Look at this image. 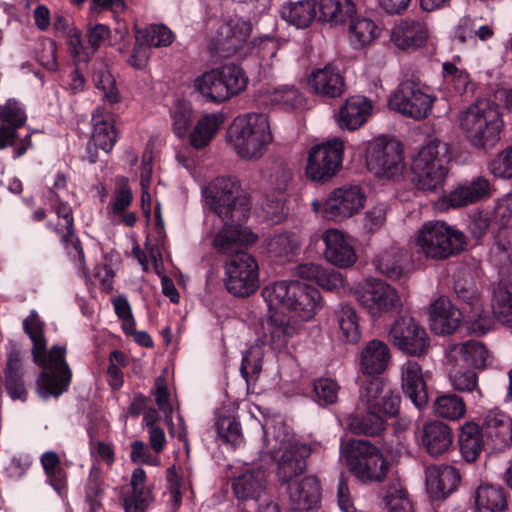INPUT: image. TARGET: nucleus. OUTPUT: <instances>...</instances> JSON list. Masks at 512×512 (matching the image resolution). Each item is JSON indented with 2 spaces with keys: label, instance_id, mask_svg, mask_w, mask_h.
Wrapping results in <instances>:
<instances>
[{
  "label": "nucleus",
  "instance_id": "1",
  "mask_svg": "<svg viewBox=\"0 0 512 512\" xmlns=\"http://www.w3.org/2000/svg\"><path fill=\"white\" fill-rule=\"evenodd\" d=\"M44 327L45 323L35 310L23 320V330L32 342L33 361L43 369L36 382L37 392L43 399L58 398L68 389L72 371L65 360L64 346L53 345L47 350Z\"/></svg>",
  "mask_w": 512,
  "mask_h": 512
},
{
  "label": "nucleus",
  "instance_id": "2",
  "mask_svg": "<svg viewBox=\"0 0 512 512\" xmlns=\"http://www.w3.org/2000/svg\"><path fill=\"white\" fill-rule=\"evenodd\" d=\"M400 396L379 379L367 381L360 389L357 412L348 417L354 434L378 435L387 418L397 415Z\"/></svg>",
  "mask_w": 512,
  "mask_h": 512
},
{
  "label": "nucleus",
  "instance_id": "3",
  "mask_svg": "<svg viewBox=\"0 0 512 512\" xmlns=\"http://www.w3.org/2000/svg\"><path fill=\"white\" fill-rule=\"evenodd\" d=\"M458 126L472 148L487 151L500 141L504 120L494 103L479 100L459 113Z\"/></svg>",
  "mask_w": 512,
  "mask_h": 512
},
{
  "label": "nucleus",
  "instance_id": "4",
  "mask_svg": "<svg viewBox=\"0 0 512 512\" xmlns=\"http://www.w3.org/2000/svg\"><path fill=\"white\" fill-rule=\"evenodd\" d=\"M458 126L472 148L487 151L500 141L504 120L494 103L479 100L459 113Z\"/></svg>",
  "mask_w": 512,
  "mask_h": 512
},
{
  "label": "nucleus",
  "instance_id": "5",
  "mask_svg": "<svg viewBox=\"0 0 512 512\" xmlns=\"http://www.w3.org/2000/svg\"><path fill=\"white\" fill-rule=\"evenodd\" d=\"M262 297L270 313L290 311L301 322L314 318L321 308L319 291L295 280H280L266 285Z\"/></svg>",
  "mask_w": 512,
  "mask_h": 512
},
{
  "label": "nucleus",
  "instance_id": "6",
  "mask_svg": "<svg viewBox=\"0 0 512 512\" xmlns=\"http://www.w3.org/2000/svg\"><path fill=\"white\" fill-rule=\"evenodd\" d=\"M248 83V76L241 66L225 63L197 75L191 88L204 103L219 105L244 92Z\"/></svg>",
  "mask_w": 512,
  "mask_h": 512
},
{
  "label": "nucleus",
  "instance_id": "7",
  "mask_svg": "<svg viewBox=\"0 0 512 512\" xmlns=\"http://www.w3.org/2000/svg\"><path fill=\"white\" fill-rule=\"evenodd\" d=\"M272 140L268 117L262 113L238 116L226 134L228 145L244 160L260 159Z\"/></svg>",
  "mask_w": 512,
  "mask_h": 512
},
{
  "label": "nucleus",
  "instance_id": "8",
  "mask_svg": "<svg viewBox=\"0 0 512 512\" xmlns=\"http://www.w3.org/2000/svg\"><path fill=\"white\" fill-rule=\"evenodd\" d=\"M207 219L245 221L251 210L250 198L241 192L240 183L232 177H218L202 189Z\"/></svg>",
  "mask_w": 512,
  "mask_h": 512
},
{
  "label": "nucleus",
  "instance_id": "9",
  "mask_svg": "<svg viewBox=\"0 0 512 512\" xmlns=\"http://www.w3.org/2000/svg\"><path fill=\"white\" fill-rule=\"evenodd\" d=\"M265 452L277 462L276 475L280 482L290 483L306 468V459L311 454L308 445L298 441L294 435L280 423L275 427L272 438L265 430Z\"/></svg>",
  "mask_w": 512,
  "mask_h": 512
},
{
  "label": "nucleus",
  "instance_id": "10",
  "mask_svg": "<svg viewBox=\"0 0 512 512\" xmlns=\"http://www.w3.org/2000/svg\"><path fill=\"white\" fill-rule=\"evenodd\" d=\"M465 235L443 221H428L415 234V251L432 260H444L464 249Z\"/></svg>",
  "mask_w": 512,
  "mask_h": 512
},
{
  "label": "nucleus",
  "instance_id": "11",
  "mask_svg": "<svg viewBox=\"0 0 512 512\" xmlns=\"http://www.w3.org/2000/svg\"><path fill=\"white\" fill-rule=\"evenodd\" d=\"M447 152V145L440 141H431L419 150L411 167L418 189L427 192L442 190L447 173Z\"/></svg>",
  "mask_w": 512,
  "mask_h": 512
},
{
  "label": "nucleus",
  "instance_id": "12",
  "mask_svg": "<svg viewBox=\"0 0 512 512\" xmlns=\"http://www.w3.org/2000/svg\"><path fill=\"white\" fill-rule=\"evenodd\" d=\"M349 471L361 482H381L389 465L380 449L367 440L349 441L342 449Z\"/></svg>",
  "mask_w": 512,
  "mask_h": 512
},
{
  "label": "nucleus",
  "instance_id": "13",
  "mask_svg": "<svg viewBox=\"0 0 512 512\" xmlns=\"http://www.w3.org/2000/svg\"><path fill=\"white\" fill-rule=\"evenodd\" d=\"M49 201L58 216L59 222L56 226L47 223L48 228L53 230L61 237L65 243L68 253L77 258L80 269H85L84 252L79 240L73 233V215L69 205L65 202L69 196L67 191V177L63 173H57L55 181L50 189Z\"/></svg>",
  "mask_w": 512,
  "mask_h": 512
},
{
  "label": "nucleus",
  "instance_id": "14",
  "mask_svg": "<svg viewBox=\"0 0 512 512\" xmlns=\"http://www.w3.org/2000/svg\"><path fill=\"white\" fill-rule=\"evenodd\" d=\"M436 96L424 83L408 79L399 84L389 99V107L405 117L414 120L427 118Z\"/></svg>",
  "mask_w": 512,
  "mask_h": 512
},
{
  "label": "nucleus",
  "instance_id": "15",
  "mask_svg": "<svg viewBox=\"0 0 512 512\" xmlns=\"http://www.w3.org/2000/svg\"><path fill=\"white\" fill-rule=\"evenodd\" d=\"M359 305L377 320L402 307L401 297L390 284L380 279H367L354 292Z\"/></svg>",
  "mask_w": 512,
  "mask_h": 512
},
{
  "label": "nucleus",
  "instance_id": "16",
  "mask_svg": "<svg viewBox=\"0 0 512 512\" xmlns=\"http://www.w3.org/2000/svg\"><path fill=\"white\" fill-rule=\"evenodd\" d=\"M343 152L344 144L340 139L313 146L307 156L306 177L314 182L329 181L342 167Z\"/></svg>",
  "mask_w": 512,
  "mask_h": 512
},
{
  "label": "nucleus",
  "instance_id": "17",
  "mask_svg": "<svg viewBox=\"0 0 512 512\" xmlns=\"http://www.w3.org/2000/svg\"><path fill=\"white\" fill-rule=\"evenodd\" d=\"M367 167L376 176L394 179L404 171L401 146L384 136L373 139L368 146Z\"/></svg>",
  "mask_w": 512,
  "mask_h": 512
},
{
  "label": "nucleus",
  "instance_id": "18",
  "mask_svg": "<svg viewBox=\"0 0 512 512\" xmlns=\"http://www.w3.org/2000/svg\"><path fill=\"white\" fill-rule=\"evenodd\" d=\"M212 246L220 254L236 257L244 247L254 244L258 236L249 227L243 226V221L213 219Z\"/></svg>",
  "mask_w": 512,
  "mask_h": 512
},
{
  "label": "nucleus",
  "instance_id": "19",
  "mask_svg": "<svg viewBox=\"0 0 512 512\" xmlns=\"http://www.w3.org/2000/svg\"><path fill=\"white\" fill-rule=\"evenodd\" d=\"M225 287L231 294L246 297L259 288V267L248 253H240L225 265Z\"/></svg>",
  "mask_w": 512,
  "mask_h": 512
},
{
  "label": "nucleus",
  "instance_id": "20",
  "mask_svg": "<svg viewBox=\"0 0 512 512\" xmlns=\"http://www.w3.org/2000/svg\"><path fill=\"white\" fill-rule=\"evenodd\" d=\"M389 337L395 347L410 356L424 355L430 345L425 328L409 315H403L394 321Z\"/></svg>",
  "mask_w": 512,
  "mask_h": 512
},
{
  "label": "nucleus",
  "instance_id": "21",
  "mask_svg": "<svg viewBox=\"0 0 512 512\" xmlns=\"http://www.w3.org/2000/svg\"><path fill=\"white\" fill-rule=\"evenodd\" d=\"M366 196L357 185H344L333 189L325 199V218L343 221L358 214L364 207Z\"/></svg>",
  "mask_w": 512,
  "mask_h": 512
},
{
  "label": "nucleus",
  "instance_id": "22",
  "mask_svg": "<svg viewBox=\"0 0 512 512\" xmlns=\"http://www.w3.org/2000/svg\"><path fill=\"white\" fill-rule=\"evenodd\" d=\"M263 330L265 341L273 351L290 352V348L295 345L294 338L302 330V324L283 315L270 313Z\"/></svg>",
  "mask_w": 512,
  "mask_h": 512
},
{
  "label": "nucleus",
  "instance_id": "23",
  "mask_svg": "<svg viewBox=\"0 0 512 512\" xmlns=\"http://www.w3.org/2000/svg\"><path fill=\"white\" fill-rule=\"evenodd\" d=\"M92 124L93 131L87 146L86 157L89 163L97 161V149L109 153L117 141L112 113L104 108H97L92 114Z\"/></svg>",
  "mask_w": 512,
  "mask_h": 512
},
{
  "label": "nucleus",
  "instance_id": "24",
  "mask_svg": "<svg viewBox=\"0 0 512 512\" xmlns=\"http://www.w3.org/2000/svg\"><path fill=\"white\" fill-rule=\"evenodd\" d=\"M325 248L324 259L339 268H348L357 261V254L350 237L343 231L330 228L321 234Z\"/></svg>",
  "mask_w": 512,
  "mask_h": 512
},
{
  "label": "nucleus",
  "instance_id": "25",
  "mask_svg": "<svg viewBox=\"0 0 512 512\" xmlns=\"http://www.w3.org/2000/svg\"><path fill=\"white\" fill-rule=\"evenodd\" d=\"M251 31V23L241 18L235 17L227 22L220 23L213 37L212 49L227 57L241 47Z\"/></svg>",
  "mask_w": 512,
  "mask_h": 512
},
{
  "label": "nucleus",
  "instance_id": "26",
  "mask_svg": "<svg viewBox=\"0 0 512 512\" xmlns=\"http://www.w3.org/2000/svg\"><path fill=\"white\" fill-rule=\"evenodd\" d=\"M492 195V186L488 179L479 176L457 185L443 198L447 207L459 208L474 204Z\"/></svg>",
  "mask_w": 512,
  "mask_h": 512
},
{
  "label": "nucleus",
  "instance_id": "27",
  "mask_svg": "<svg viewBox=\"0 0 512 512\" xmlns=\"http://www.w3.org/2000/svg\"><path fill=\"white\" fill-rule=\"evenodd\" d=\"M430 38L428 25L420 20L405 19L392 29L391 40L401 50L424 47Z\"/></svg>",
  "mask_w": 512,
  "mask_h": 512
},
{
  "label": "nucleus",
  "instance_id": "28",
  "mask_svg": "<svg viewBox=\"0 0 512 512\" xmlns=\"http://www.w3.org/2000/svg\"><path fill=\"white\" fill-rule=\"evenodd\" d=\"M267 480L261 468H246L232 481V490L238 500L260 501L266 495Z\"/></svg>",
  "mask_w": 512,
  "mask_h": 512
},
{
  "label": "nucleus",
  "instance_id": "29",
  "mask_svg": "<svg viewBox=\"0 0 512 512\" xmlns=\"http://www.w3.org/2000/svg\"><path fill=\"white\" fill-rule=\"evenodd\" d=\"M307 82L311 90L322 97L337 98L345 91L344 77L332 64L312 70Z\"/></svg>",
  "mask_w": 512,
  "mask_h": 512
},
{
  "label": "nucleus",
  "instance_id": "30",
  "mask_svg": "<svg viewBox=\"0 0 512 512\" xmlns=\"http://www.w3.org/2000/svg\"><path fill=\"white\" fill-rule=\"evenodd\" d=\"M401 387L404 394L418 408H424L428 403V393L423 372L418 362L407 360L400 367Z\"/></svg>",
  "mask_w": 512,
  "mask_h": 512
},
{
  "label": "nucleus",
  "instance_id": "31",
  "mask_svg": "<svg viewBox=\"0 0 512 512\" xmlns=\"http://www.w3.org/2000/svg\"><path fill=\"white\" fill-rule=\"evenodd\" d=\"M462 321V313L445 297L438 298L430 307L429 325L437 335L453 333Z\"/></svg>",
  "mask_w": 512,
  "mask_h": 512
},
{
  "label": "nucleus",
  "instance_id": "32",
  "mask_svg": "<svg viewBox=\"0 0 512 512\" xmlns=\"http://www.w3.org/2000/svg\"><path fill=\"white\" fill-rule=\"evenodd\" d=\"M27 120L23 106L15 99H8L0 105V150L11 146L17 137V129Z\"/></svg>",
  "mask_w": 512,
  "mask_h": 512
},
{
  "label": "nucleus",
  "instance_id": "33",
  "mask_svg": "<svg viewBox=\"0 0 512 512\" xmlns=\"http://www.w3.org/2000/svg\"><path fill=\"white\" fill-rule=\"evenodd\" d=\"M391 360L388 345L378 339L368 341L359 355V369L364 375L375 376L383 373Z\"/></svg>",
  "mask_w": 512,
  "mask_h": 512
},
{
  "label": "nucleus",
  "instance_id": "34",
  "mask_svg": "<svg viewBox=\"0 0 512 512\" xmlns=\"http://www.w3.org/2000/svg\"><path fill=\"white\" fill-rule=\"evenodd\" d=\"M445 356L447 363H460L468 367L484 368L489 359V352L481 342L469 340L449 346Z\"/></svg>",
  "mask_w": 512,
  "mask_h": 512
},
{
  "label": "nucleus",
  "instance_id": "35",
  "mask_svg": "<svg viewBox=\"0 0 512 512\" xmlns=\"http://www.w3.org/2000/svg\"><path fill=\"white\" fill-rule=\"evenodd\" d=\"M287 493L296 510H310L318 506L321 498L320 484L313 476L288 484Z\"/></svg>",
  "mask_w": 512,
  "mask_h": 512
},
{
  "label": "nucleus",
  "instance_id": "36",
  "mask_svg": "<svg viewBox=\"0 0 512 512\" xmlns=\"http://www.w3.org/2000/svg\"><path fill=\"white\" fill-rule=\"evenodd\" d=\"M372 103L363 96H352L340 107L336 120L340 128L356 130L369 118Z\"/></svg>",
  "mask_w": 512,
  "mask_h": 512
},
{
  "label": "nucleus",
  "instance_id": "37",
  "mask_svg": "<svg viewBox=\"0 0 512 512\" xmlns=\"http://www.w3.org/2000/svg\"><path fill=\"white\" fill-rule=\"evenodd\" d=\"M459 480L457 470L450 465H431L426 469V486L434 497H447L456 489Z\"/></svg>",
  "mask_w": 512,
  "mask_h": 512
},
{
  "label": "nucleus",
  "instance_id": "38",
  "mask_svg": "<svg viewBox=\"0 0 512 512\" xmlns=\"http://www.w3.org/2000/svg\"><path fill=\"white\" fill-rule=\"evenodd\" d=\"M421 443L429 455H443L453 444L452 430L441 421L428 422L423 426Z\"/></svg>",
  "mask_w": 512,
  "mask_h": 512
},
{
  "label": "nucleus",
  "instance_id": "39",
  "mask_svg": "<svg viewBox=\"0 0 512 512\" xmlns=\"http://www.w3.org/2000/svg\"><path fill=\"white\" fill-rule=\"evenodd\" d=\"M318 20L332 27L343 26L357 14L353 0H317Z\"/></svg>",
  "mask_w": 512,
  "mask_h": 512
},
{
  "label": "nucleus",
  "instance_id": "40",
  "mask_svg": "<svg viewBox=\"0 0 512 512\" xmlns=\"http://www.w3.org/2000/svg\"><path fill=\"white\" fill-rule=\"evenodd\" d=\"M154 394L158 409L164 414L165 421L169 426L171 435L183 442L184 448L188 453L189 442L187 439V429L184 423V419L181 415H178V428L174 427V424L172 423L173 410L170 404V394L164 377L156 378Z\"/></svg>",
  "mask_w": 512,
  "mask_h": 512
},
{
  "label": "nucleus",
  "instance_id": "41",
  "mask_svg": "<svg viewBox=\"0 0 512 512\" xmlns=\"http://www.w3.org/2000/svg\"><path fill=\"white\" fill-rule=\"evenodd\" d=\"M381 32L380 26L371 18L355 15L349 20L348 40L354 49L370 45Z\"/></svg>",
  "mask_w": 512,
  "mask_h": 512
},
{
  "label": "nucleus",
  "instance_id": "42",
  "mask_svg": "<svg viewBox=\"0 0 512 512\" xmlns=\"http://www.w3.org/2000/svg\"><path fill=\"white\" fill-rule=\"evenodd\" d=\"M317 12V1L299 0L283 5L280 13L282 19L289 24L305 28L316 18Z\"/></svg>",
  "mask_w": 512,
  "mask_h": 512
},
{
  "label": "nucleus",
  "instance_id": "43",
  "mask_svg": "<svg viewBox=\"0 0 512 512\" xmlns=\"http://www.w3.org/2000/svg\"><path fill=\"white\" fill-rule=\"evenodd\" d=\"M405 252L396 246L381 250L374 258L375 268L392 279H398L404 272Z\"/></svg>",
  "mask_w": 512,
  "mask_h": 512
},
{
  "label": "nucleus",
  "instance_id": "44",
  "mask_svg": "<svg viewBox=\"0 0 512 512\" xmlns=\"http://www.w3.org/2000/svg\"><path fill=\"white\" fill-rule=\"evenodd\" d=\"M476 512H506L507 499L501 487L480 485L475 492Z\"/></svg>",
  "mask_w": 512,
  "mask_h": 512
},
{
  "label": "nucleus",
  "instance_id": "45",
  "mask_svg": "<svg viewBox=\"0 0 512 512\" xmlns=\"http://www.w3.org/2000/svg\"><path fill=\"white\" fill-rule=\"evenodd\" d=\"M146 473L137 468L131 475L132 494L124 500L125 512H144L149 501L150 492L145 488Z\"/></svg>",
  "mask_w": 512,
  "mask_h": 512
},
{
  "label": "nucleus",
  "instance_id": "46",
  "mask_svg": "<svg viewBox=\"0 0 512 512\" xmlns=\"http://www.w3.org/2000/svg\"><path fill=\"white\" fill-rule=\"evenodd\" d=\"M492 312L495 319L503 325L512 326V283L500 281L494 289Z\"/></svg>",
  "mask_w": 512,
  "mask_h": 512
},
{
  "label": "nucleus",
  "instance_id": "47",
  "mask_svg": "<svg viewBox=\"0 0 512 512\" xmlns=\"http://www.w3.org/2000/svg\"><path fill=\"white\" fill-rule=\"evenodd\" d=\"M223 116L219 113H210L204 115L198 120L193 131L190 133V144L196 149L206 147L217 133Z\"/></svg>",
  "mask_w": 512,
  "mask_h": 512
},
{
  "label": "nucleus",
  "instance_id": "48",
  "mask_svg": "<svg viewBox=\"0 0 512 512\" xmlns=\"http://www.w3.org/2000/svg\"><path fill=\"white\" fill-rule=\"evenodd\" d=\"M340 338L347 343H357L361 338L359 320L355 309L348 304H340L335 311Z\"/></svg>",
  "mask_w": 512,
  "mask_h": 512
},
{
  "label": "nucleus",
  "instance_id": "49",
  "mask_svg": "<svg viewBox=\"0 0 512 512\" xmlns=\"http://www.w3.org/2000/svg\"><path fill=\"white\" fill-rule=\"evenodd\" d=\"M459 445L463 458L473 462L483 448L481 428L473 422H467L461 427Z\"/></svg>",
  "mask_w": 512,
  "mask_h": 512
},
{
  "label": "nucleus",
  "instance_id": "50",
  "mask_svg": "<svg viewBox=\"0 0 512 512\" xmlns=\"http://www.w3.org/2000/svg\"><path fill=\"white\" fill-rule=\"evenodd\" d=\"M433 411L440 418L456 421L463 418L466 414V404L462 397L447 393L435 399Z\"/></svg>",
  "mask_w": 512,
  "mask_h": 512
},
{
  "label": "nucleus",
  "instance_id": "51",
  "mask_svg": "<svg viewBox=\"0 0 512 512\" xmlns=\"http://www.w3.org/2000/svg\"><path fill=\"white\" fill-rule=\"evenodd\" d=\"M133 202V193L125 177L116 178L115 190L110 203L107 205L109 218L121 216Z\"/></svg>",
  "mask_w": 512,
  "mask_h": 512
},
{
  "label": "nucleus",
  "instance_id": "52",
  "mask_svg": "<svg viewBox=\"0 0 512 512\" xmlns=\"http://www.w3.org/2000/svg\"><path fill=\"white\" fill-rule=\"evenodd\" d=\"M42 467L55 491L59 495L66 493V473L61 467L57 453L47 451L41 456Z\"/></svg>",
  "mask_w": 512,
  "mask_h": 512
},
{
  "label": "nucleus",
  "instance_id": "53",
  "mask_svg": "<svg viewBox=\"0 0 512 512\" xmlns=\"http://www.w3.org/2000/svg\"><path fill=\"white\" fill-rule=\"evenodd\" d=\"M145 250H142L139 245H134L132 255L141 265L144 272H148L150 267L157 275L163 272L162 254L156 244L151 243L148 239L145 242Z\"/></svg>",
  "mask_w": 512,
  "mask_h": 512
},
{
  "label": "nucleus",
  "instance_id": "54",
  "mask_svg": "<svg viewBox=\"0 0 512 512\" xmlns=\"http://www.w3.org/2000/svg\"><path fill=\"white\" fill-rule=\"evenodd\" d=\"M449 368V381L451 386L459 392H472L478 387L476 373L468 366L460 363H447Z\"/></svg>",
  "mask_w": 512,
  "mask_h": 512
},
{
  "label": "nucleus",
  "instance_id": "55",
  "mask_svg": "<svg viewBox=\"0 0 512 512\" xmlns=\"http://www.w3.org/2000/svg\"><path fill=\"white\" fill-rule=\"evenodd\" d=\"M299 247V240L294 233H278L266 241V250L274 258H287Z\"/></svg>",
  "mask_w": 512,
  "mask_h": 512
},
{
  "label": "nucleus",
  "instance_id": "56",
  "mask_svg": "<svg viewBox=\"0 0 512 512\" xmlns=\"http://www.w3.org/2000/svg\"><path fill=\"white\" fill-rule=\"evenodd\" d=\"M104 497V483L101 479V469L94 463L89 471L85 485V499L90 506L91 512H97L101 507V501Z\"/></svg>",
  "mask_w": 512,
  "mask_h": 512
},
{
  "label": "nucleus",
  "instance_id": "57",
  "mask_svg": "<svg viewBox=\"0 0 512 512\" xmlns=\"http://www.w3.org/2000/svg\"><path fill=\"white\" fill-rule=\"evenodd\" d=\"M264 357L262 344L255 343L242 356L241 374L249 384L250 381H256L261 370Z\"/></svg>",
  "mask_w": 512,
  "mask_h": 512
},
{
  "label": "nucleus",
  "instance_id": "58",
  "mask_svg": "<svg viewBox=\"0 0 512 512\" xmlns=\"http://www.w3.org/2000/svg\"><path fill=\"white\" fill-rule=\"evenodd\" d=\"M493 261L507 272L512 271V227L501 231L491 249Z\"/></svg>",
  "mask_w": 512,
  "mask_h": 512
},
{
  "label": "nucleus",
  "instance_id": "59",
  "mask_svg": "<svg viewBox=\"0 0 512 512\" xmlns=\"http://www.w3.org/2000/svg\"><path fill=\"white\" fill-rule=\"evenodd\" d=\"M173 131L179 138H184L192 124L193 110L188 101L177 100L171 109Z\"/></svg>",
  "mask_w": 512,
  "mask_h": 512
},
{
  "label": "nucleus",
  "instance_id": "60",
  "mask_svg": "<svg viewBox=\"0 0 512 512\" xmlns=\"http://www.w3.org/2000/svg\"><path fill=\"white\" fill-rule=\"evenodd\" d=\"M137 32L150 47H167L175 39L174 33L163 24H152L145 29H138Z\"/></svg>",
  "mask_w": 512,
  "mask_h": 512
},
{
  "label": "nucleus",
  "instance_id": "61",
  "mask_svg": "<svg viewBox=\"0 0 512 512\" xmlns=\"http://www.w3.org/2000/svg\"><path fill=\"white\" fill-rule=\"evenodd\" d=\"M384 501L388 512H411L412 510L407 492L399 483L388 487Z\"/></svg>",
  "mask_w": 512,
  "mask_h": 512
},
{
  "label": "nucleus",
  "instance_id": "62",
  "mask_svg": "<svg viewBox=\"0 0 512 512\" xmlns=\"http://www.w3.org/2000/svg\"><path fill=\"white\" fill-rule=\"evenodd\" d=\"M271 103L284 109L298 108L303 104L302 94L292 86L275 88L270 96Z\"/></svg>",
  "mask_w": 512,
  "mask_h": 512
},
{
  "label": "nucleus",
  "instance_id": "63",
  "mask_svg": "<svg viewBox=\"0 0 512 512\" xmlns=\"http://www.w3.org/2000/svg\"><path fill=\"white\" fill-rule=\"evenodd\" d=\"M219 438L227 444L237 446L242 442L240 424L230 416L221 417L216 423Z\"/></svg>",
  "mask_w": 512,
  "mask_h": 512
},
{
  "label": "nucleus",
  "instance_id": "64",
  "mask_svg": "<svg viewBox=\"0 0 512 512\" xmlns=\"http://www.w3.org/2000/svg\"><path fill=\"white\" fill-rule=\"evenodd\" d=\"M488 171L496 178L509 179L512 177V147L506 148L489 162Z\"/></svg>",
  "mask_w": 512,
  "mask_h": 512
}]
</instances>
